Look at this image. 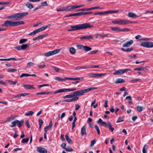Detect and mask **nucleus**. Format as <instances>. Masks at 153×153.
<instances>
[{
  "label": "nucleus",
  "mask_w": 153,
  "mask_h": 153,
  "mask_svg": "<svg viewBox=\"0 0 153 153\" xmlns=\"http://www.w3.org/2000/svg\"><path fill=\"white\" fill-rule=\"evenodd\" d=\"M93 27V26L92 25L91 26L89 23H86L82 24H80L75 25L71 26L70 27L71 28L68 29V31H72L89 28Z\"/></svg>",
  "instance_id": "obj_1"
},
{
  "label": "nucleus",
  "mask_w": 153,
  "mask_h": 153,
  "mask_svg": "<svg viewBox=\"0 0 153 153\" xmlns=\"http://www.w3.org/2000/svg\"><path fill=\"white\" fill-rule=\"evenodd\" d=\"M24 24L23 21L13 22L9 20L5 21L1 26L2 27H14Z\"/></svg>",
  "instance_id": "obj_2"
},
{
  "label": "nucleus",
  "mask_w": 153,
  "mask_h": 153,
  "mask_svg": "<svg viewBox=\"0 0 153 153\" xmlns=\"http://www.w3.org/2000/svg\"><path fill=\"white\" fill-rule=\"evenodd\" d=\"M97 123H100L102 126H104L106 128H108L109 130L112 132H113L114 130V128H113L111 124L109 122L108 123L102 121L101 118H99L97 121Z\"/></svg>",
  "instance_id": "obj_3"
},
{
  "label": "nucleus",
  "mask_w": 153,
  "mask_h": 153,
  "mask_svg": "<svg viewBox=\"0 0 153 153\" xmlns=\"http://www.w3.org/2000/svg\"><path fill=\"white\" fill-rule=\"evenodd\" d=\"M95 87H91L88 88L84 89L83 90H79L74 92L75 97L77 96H81L84 94V93L89 92L91 90L96 89Z\"/></svg>",
  "instance_id": "obj_4"
},
{
  "label": "nucleus",
  "mask_w": 153,
  "mask_h": 153,
  "mask_svg": "<svg viewBox=\"0 0 153 153\" xmlns=\"http://www.w3.org/2000/svg\"><path fill=\"white\" fill-rule=\"evenodd\" d=\"M76 90V88H63V89H59L54 92V94H56L57 93H62V92H65L67 91H75Z\"/></svg>",
  "instance_id": "obj_5"
},
{
  "label": "nucleus",
  "mask_w": 153,
  "mask_h": 153,
  "mask_svg": "<svg viewBox=\"0 0 153 153\" xmlns=\"http://www.w3.org/2000/svg\"><path fill=\"white\" fill-rule=\"evenodd\" d=\"M140 45L147 48L153 47V42H144L141 43Z\"/></svg>",
  "instance_id": "obj_6"
},
{
  "label": "nucleus",
  "mask_w": 153,
  "mask_h": 153,
  "mask_svg": "<svg viewBox=\"0 0 153 153\" xmlns=\"http://www.w3.org/2000/svg\"><path fill=\"white\" fill-rule=\"evenodd\" d=\"M28 13H18L15 14V19L16 20H19L21 19L23 17L27 15Z\"/></svg>",
  "instance_id": "obj_7"
},
{
  "label": "nucleus",
  "mask_w": 153,
  "mask_h": 153,
  "mask_svg": "<svg viewBox=\"0 0 153 153\" xmlns=\"http://www.w3.org/2000/svg\"><path fill=\"white\" fill-rule=\"evenodd\" d=\"M60 51L59 49H57L54 51H50L44 53V55L47 57L49 56L58 53Z\"/></svg>",
  "instance_id": "obj_8"
},
{
  "label": "nucleus",
  "mask_w": 153,
  "mask_h": 153,
  "mask_svg": "<svg viewBox=\"0 0 153 153\" xmlns=\"http://www.w3.org/2000/svg\"><path fill=\"white\" fill-rule=\"evenodd\" d=\"M129 70H130V69H121L115 72L114 73V75H118L121 74H123L127 72Z\"/></svg>",
  "instance_id": "obj_9"
},
{
  "label": "nucleus",
  "mask_w": 153,
  "mask_h": 153,
  "mask_svg": "<svg viewBox=\"0 0 153 153\" xmlns=\"http://www.w3.org/2000/svg\"><path fill=\"white\" fill-rule=\"evenodd\" d=\"M112 23L114 24H117L120 25L126 24V20L120 19L116 21H113Z\"/></svg>",
  "instance_id": "obj_10"
},
{
  "label": "nucleus",
  "mask_w": 153,
  "mask_h": 153,
  "mask_svg": "<svg viewBox=\"0 0 153 153\" xmlns=\"http://www.w3.org/2000/svg\"><path fill=\"white\" fill-rule=\"evenodd\" d=\"M105 74L102 73L99 74H89V76L91 78L101 77L102 76L105 75Z\"/></svg>",
  "instance_id": "obj_11"
},
{
  "label": "nucleus",
  "mask_w": 153,
  "mask_h": 153,
  "mask_svg": "<svg viewBox=\"0 0 153 153\" xmlns=\"http://www.w3.org/2000/svg\"><path fill=\"white\" fill-rule=\"evenodd\" d=\"M37 151L40 153H47V151L45 148L42 147H38Z\"/></svg>",
  "instance_id": "obj_12"
},
{
  "label": "nucleus",
  "mask_w": 153,
  "mask_h": 153,
  "mask_svg": "<svg viewBox=\"0 0 153 153\" xmlns=\"http://www.w3.org/2000/svg\"><path fill=\"white\" fill-rule=\"evenodd\" d=\"M133 41L132 40H131L128 41L125 43L123 45V47H129L133 43Z\"/></svg>",
  "instance_id": "obj_13"
},
{
  "label": "nucleus",
  "mask_w": 153,
  "mask_h": 153,
  "mask_svg": "<svg viewBox=\"0 0 153 153\" xmlns=\"http://www.w3.org/2000/svg\"><path fill=\"white\" fill-rule=\"evenodd\" d=\"M93 39V36L92 35L87 36L85 35L83 36L80 38L81 40L87 39L88 40V39Z\"/></svg>",
  "instance_id": "obj_14"
},
{
  "label": "nucleus",
  "mask_w": 153,
  "mask_h": 153,
  "mask_svg": "<svg viewBox=\"0 0 153 153\" xmlns=\"http://www.w3.org/2000/svg\"><path fill=\"white\" fill-rule=\"evenodd\" d=\"M79 99V97H74V98L71 99L65 100L63 101L65 102H71L77 100Z\"/></svg>",
  "instance_id": "obj_15"
},
{
  "label": "nucleus",
  "mask_w": 153,
  "mask_h": 153,
  "mask_svg": "<svg viewBox=\"0 0 153 153\" xmlns=\"http://www.w3.org/2000/svg\"><path fill=\"white\" fill-rule=\"evenodd\" d=\"M23 87L26 89H35V88L34 87L33 85H23Z\"/></svg>",
  "instance_id": "obj_16"
},
{
  "label": "nucleus",
  "mask_w": 153,
  "mask_h": 153,
  "mask_svg": "<svg viewBox=\"0 0 153 153\" xmlns=\"http://www.w3.org/2000/svg\"><path fill=\"white\" fill-rule=\"evenodd\" d=\"M81 134L82 136H83L84 135L86 134L85 126H84L82 128L81 131Z\"/></svg>",
  "instance_id": "obj_17"
},
{
  "label": "nucleus",
  "mask_w": 153,
  "mask_h": 153,
  "mask_svg": "<svg viewBox=\"0 0 153 153\" xmlns=\"http://www.w3.org/2000/svg\"><path fill=\"white\" fill-rule=\"evenodd\" d=\"M66 11H70L73 10L76 8L75 6H69L66 7Z\"/></svg>",
  "instance_id": "obj_18"
},
{
  "label": "nucleus",
  "mask_w": 153,
  "mask_h": 153,
  "mask_svg": "<svg viewBox=\"0 0 153 153\" xmlns=\"http://www.w3.org/2000/svg\"><path fill=\"white\" fill-rule=\"evenodd\" d=\"M128 16L131 18H135L137 17V16L135 13L132 12H129L128 14Z\"/></svg>",
  "instance_id": "obj_19"
},
{
  "label": "nucleus",
  "mask_w": 153,
  "mask_h": 153,
  "mask_svg": "<svg viewBox=\"0 0 153 153\" xmlns=\"http://www.w3.org/2000/svg\"><path fill=\"white\" fill-rule=\"evenodd\" d=\"M45 37V35H40L36 37L33 38V41L38 40L39 39H42Z\"/></svg>",
  "instance_id": "obj_20"
},
{
  "label": "nucleus",
  "mask_w": 153,
  "mask_h": 153,
  "mask_svg": "<svg viewBox=\"0 0 153 153\" xmlns=\"http://www.w3.org/2000/svg\"><path fill=\"white\" fill-rule=\"evenodd\" d=\"M65 137L66 140L68 143L69 144H72L73 143L72 140L69 137L67 134H66L65 135Z\"/></svg>",
  "instance_id": "obj_21"
},
{
  "label": "nucleus",
  "mask_w": 153,
  "mask_h": 153,
  "mask_svg": "<svg viewBox=\"0 0 153 153\" xmlns=\"http://www.w3.org/2000/svg\"><path fill=\"white\" fill-rule=\"evenodd\" d=\"M111 29L113 31H116L118 32H121V29L119 27H111Z\"/></svg>",
  "instance_id": "obj_22"
},
{
  "label": "nucleus",
  "mask_w": 153,
  "mask_h": 153,
  "mask_svg": "<svg viewBox=\"0 0 153 153\" xmlns=\"http://www.w3.org/2000/svg\"><path fill=\"white\" fill-rule=\"evenodd\" d=\"M75 97L74 92L72 94L69 95H66L63 97L64 99L69 98Z\"/></svg>",
  "instance_id": "obj_23"
},
{
  "label": "nucleus",
  "mask_w": 153,
  "mask_h": 153,
  "mask_svg": "<svg viewBox=\"0 0 153 153\" xmlns=\"http://www.w3.org/2000/svg\"><path fill=\"white\" fill-rule=\"evenodd\" d=\"M125 82V80L121 78H119L117 79L115 82L116 83H119Z\"/></svg>",
  "instance_id": "obj_24"
},
{
  "label": "nucleus",
  "mask_w": 153,
  "mask_h": 153,
  "mask_svg": "<svg viewBox=\"0 0 153 153\" xmlns=\"http://www.w3.org/2000/svg\"><path fill=\"white\" fill-rule=\"evenodd\" d=\"M47 26H43L41 27L36 29V30H37L38 33L42 32L45 29H46L47 27Z\"/></svg>",
  "instance_id": "obj_25"
},
{
  "label": "nucleus",
  "mask_w": 153,
  "mask_h": 153,
  "mask_svg": "<svg viewBox=\"0 0 153 153\" xmlns=\"http://www.w3.org/2000/svg\"><path fill=\"white\" fill-rule=\"evenodd\" d=\"M17 125L19 127H20L22 126L23 123L24 122V120H22L20 121L17 120Z\"/></svg>",
  "instance_id": "obj_26"
},
{
  "label": "nucleus",
  "mask_w": 153,
  "mask_h": 153,
  "mask_svg": "<svg viewBox=\"0 0 153 153\" xmlns=\"http://www.w3.org/2000/svg\"><path fill=\"white\" fill-rule=\"evenodd\" d=\"M28 46L29 45L27 44H23L21 45L22 50H25Z\"/></svg>",
  "instance_id": "obj_27"
},
{
  "label": "nucleus",
  "mask_w": 153,
  "mask_h": 153,
  "mask_svg": "<svg viewBox=\"0 0 153 153\" xmlns=\"http://www.w3.org/2000/svg\"><path fill=\"white\" fill-rule=\"evenodd\" d=\"M17 120H16L12 122L11 123V125L10 126L12 127L15 126L17 125Z\"/></svg>",
  "instance_id": "obj_28"
},
{
  "label": "nucleus",
  "mask_w": 153,
  "mask_h": 153,
  "mask_svg": "<svg viewBox=\"0 0 153 153\" xmlns=\"http://www.w3.org/2000/svg\"><path fill=\"white\" fill-rule=\"evenodd\" d=\"M54 79H55L59 81H65V78L64 79H63L59 77L55 76L54 77Z\"/></svg>",
  "instance_id": "obj_29"
},
{
  "label": "nucleus",
  "mask_w": 153,
  "mask_h": 153,
  "mask_svg": "<svg viewBox=\"0 0 153 153\" xmlns=\"http://www.w3.org/2000/svg\"><path fill=\"white\" fill-rule=\"evenodd\" d=\"M92 48L87 46H84L83 47V50L86 51H90L91 50Z\"/></svg>",
  "instance_id": "obj_30"
},
{
  "label": "nucleus",
  "mask_w": 153,
  "mask_h": 153,
  "mask_svg": "<svg viewBox=\"0 0 153 153\" xmlns=\"http://www.w3.org/2000/svg\"><path fill=\"white\" fill-rule=\"evenodd\" d=\"M106 14H107V11L105 12H98L95 13L94 14V15H105Z\"/></svg>",
  "instance_id": "obj_31"
},
{
  "label": "nucleus",
  "mask_w": 153,
  "mask_h": 153,
  "mask_svg": "<svg viewBox=\"0 0 153 153\" xmlns=\"http://www.w3.org/2000/svg\"><path fill=\"white\" fill-rule=\"evenodd\" d=\"M17 70V69L10 68L7 69V71L9 72H14L16 71Z\"/></svg>",
  "instance_id": "obj_32"
},
{
  "label": "nucleus",
  "mask_w": 153,
  "mask_h": 153,
  "mask_svg": "<svg viewBox=\"0 0 153 153\" xmlns=\"http://www.w3.org/2000/svg\"><path fill=\"white\" fill-rule=\"evenodd\" d=\"M69 51L70 53L72 54H74L76 52L75 49L73 47H71L70 48Z\"/></svg>",
  "instance_id": "obj_33"
},
{
  "label": "nucleus",
  "mask_w": 153,
  "mask_h": 153,
  "mask_svg": "<svg viewBox=\"0 0 153 153\" xmlns=\"http://www.w3.org/2000/svg\"><path fill=\"white\" fill-rule=\"evenodd\" d=\"M148 149V146L147 145H145L143 146V153H147L146 152V150Z\"/></svg>",
  "instance_id": "obj_34"
},
{
  "label": "nucleus",
  "mask_w": 153,
  "mask_h": 153,
  "mask_svg": "<svg viewBox=\"0 0 153 153\" xmlns=\"http://www.w3.org/2000/svg\"><path fill=\"white\" fill-rule=\"evenodd\" d=\"M67 7H62L61 8H60L57 10V12L59 11H66L67 10Z\"/></svg>",
  "instance_id": "obj_35"
},
{
  "label": "nucleus",
  "mask_w": 153,
  "mask_h": 153,
  "mask_svg": "<svg viewBox=\"0 0 153 153\" xmlns=\"http://www.w3.org/2000/svg\"><path fill=\"white\" fill-rule=\"evenodd\" d=\"M87 67V65L85 66L82 67L80 66H79L76 67L75 69L76 70H79L82 69H86L87 68H86Z\"/></svg>",
  "instance_id": "obj_36"
},
{
  "label": "nucleus",
  "mask_w": 153,
  "mask_h": 153,
  "mask_svg": "<svg viewBox=\"0 0 153 153\" xmlns=\"http://www.w3.org/2000/svg\"><path fill=\"white\" fill-rule=\"evenodd\" d=\"M27 40L26 39H21L19 41V43L20 44H22L26 42Z\"/></svg>",
  "instance_id": "obj_37"
},
{
  "label": "nucleus",
  "mask_w": 153,
  "mask_h": 153,
  "mask_svg": "<svg viewBox=\"0 0 153 153\" xmlns=\"http://www.w3.org/2000/svg\"><path fill=\"white\" fill-rule=\"evenodd\" d=\"M30 76V74H29L26 73H23L20 76V77L22 78L24 77H27Z\"/></svg>",
  "instance_id": "obj_38"
},
{
  "label": "nucleus",
  "mask_w": 153,
  "mask_h": 153,
  "mask_svg": "<svg viewBox=\"0 0 153 153\" xmlns=\"http://www.w3.org/2000/svg\"><path fill=\"white\" fill-rule=\"evenodd\" d=\"M99 67V65H91L90 66H87V67H86V68H98Z\"/></svg>",
  "instance_id": "obj_39"
},
{
  "label": "nucleus",
  "mask_w": 153,
  "mask_h": 153,
  "mask_svg": "<svg viewBox=\"0 0 153 153\" xmlns=\"http://www.w3.org/2000/svg\"><path fill=\"white\" fill-rule=\"evenodd\" d=\"M65 149L67 152H72L73 150V149L70 147L68 146L66 147V148Z\"/></svg>",
  "instance_id": "obj_40"
},
{
  "label": "nucleus",
  "mask_w": 153,
  "mask_h": 153,
  "mask_svg": "<svg viewBox=\"0 0 153 153\" xmlns=\"http://www.w3.org/2000/svg\"><path fill=\"white\" fill-rule=\"evenodd\" d=\"M26 7L29 9H32L33 7V4L29 3H27L26 4Z\"/></svg>",
  "instance_id": "obj_41"
},
{
  "label": "nucleus",
  "mask_w": 153,
  "mask_h": 153,
  "mask_svg": "<svg viewBox=\"0 0 153 153\" xmlns=\"http://www.w3.org/2000/svg\"><path fill=\"white\" fill-rule=\"evenodd\" d=\"M143 108V107L142 106H137V110L139 112L142 111Z\"/></svg>",
  "instance_id": "obj_42"
},
{
  "label": "nucleus",
  "mask_w": 153,
  "mask_h": 153,
  "mask_svg": "<svg viewBox=\"0 0 153 153\" xmlns=\"http://www.w3.org/2000/svg\"><path fill=\"white\" fill-rule=\"evenodd\" d=\"M118 12V10H111L107 11V14L108 13H117Z\"/></svg>",
  "instance_id": "obj_43"
},
{
  "label": "nucleus",
  "mask_w": 153,
  "mask_h": 153,
  "mask_svg": "<svg viewBox=\"0 0 153 153\" xmlns=\"http://www.w3.org/2000/svg\"><path fill=\"white\" fill-rule=\"evenodd\" d=\"M29 139L28 138H23L22 139L21 142L22 143H27L29 141Z\"/></svg>",
  "instance_id": "obj_44"
},
{
  "label": "nucleus",
  "mask_w": 153,
  "mask_h": 153,
  "mask_svg": "<svg viewBox=\"0 0 153 153\" xmlns=\"http://www.w3.org/2000/svg\"><path fill=\"white\" fill-rule=\"evenodd\" d=\"M144 69H145V68L144 67H141L137 68H134V71H142L144 70Z\"/></svg>",
  "instance_id": "obj_45"
},
{
  "label": "nucleus",
  "mask_w": 153,
  "mask_h": 153,
  "mask_svg": "<svg viewBox=\"0 0 153 153\" xmlns=\"http://www.w3.org/2000/svg\"><path fill=\"white\" fill-rule=\"evenodd\" d=\"M94 128L97 130L98 134L100 135V132L99 127L97 125H95L94 126Z\"/></svg>",
  "instance_id": "obj_46"
},
{
  "label": "nucleus",
  "mask_w": 153,
  "mask_h": 153,
  "mask_svg": "<svg viewBox=\"0 0 153 153\" xmlns=\"http://www.w3.org/2000/svg\"><path fill=\"white\" fill-rule=\"evenodd\" d=\"M38 33V32L37 30H34L33 32H31L30 33H29L28 35H31V36L34 35L36 34V33Z\"/></svg>",
  "instance_id": "obj_47"
},
{
  "label": "nucleus",
  "mask_w": 153,
  "mask_h": 153,
  "mask_svg": "<svg viewBox=\"0 0 153 153\" xmlns=\"http://www.w3.org/2000/svg\"><path fill=\"white\" fill-rule=\"evenodd\" d=\"M7 81L9 82H10V84H13V85H15L18 82L17 81H13L11 80H8Z\"/></svg>",
  "instance_id": "obj_48"
},
{
  "label": "nucleus",
  "mask_w": 153,
  "mask_h": 153,
  "mask_svg": "<svg viewBox=\"0 0 153 153\" xmlns=\"http://www.w3.org/2000/svg\"><path fill=\"white\" fill-rule=\"evenodd\" d=\"M33 113V112L32 111H29L28 113H26L25 115L26 116H31Z\"/></svg>",
  "instance_id": "obj_49"
},
{
  "label": "nucleus",
  "mask_w": 153,
  "mask_h": 153,
  "mask_svg": "<svg viewBox=\"0 0 153 153\" xmlns=\"http://www.w3.org/2000/svg\"><path fill=\"white\" fill-rule=\"evenodd\" d=\"M65 113H63L61 114V116L60 117V114H59L58 115V117L61 119H62L64 117H65Z\"/></svg>",
  "instance_id": "obj_50"
},
{
  "label": "nucleus",
  "mask_w": 153,
  "mask_h": 153,
  "mask_svg": "<svg viewBox=\"0 0 153 153\" xmlns=\"http://www.w3.org/2000/svg\"><path fill=\"white\" fill-rule=\"evenodd\" d=\"M49 85L48 84H43V85H37V87L39 89L40 88L45 86H49Z\"/></svg>",
  "instance_id": "obj_51"
},
{
  "label": "nucleus",
  "mask_w": 153,
  "mask_h": 153,
  "mask_svg": "<svg viewBox=\"0 0 153 153\" xmlns=\"http://www.w3.org/2000/svg\"><path fill=\"white\" fill-rule=\"evenodd\" d=\"M34 64V63L32 62H28L27 63V67H30L32 66Z\"/></svg>",
  "instance_id": "obj_52"
},
{
  "label": "nucleus",
  "mask_w": 153,
  "mask_h": 153,
  "mask_svg": "<svg viewBox=\"0 0 153 153\" xmlns=\"http://www.w3.org/2000/svg\"><path fill=\"white\" fill-rule=\"evenodd\" d=\"M41 4L42 6H47L48 5L46 1L42 2L41 3Z\"/></svg>",
  "instance_id": "obj_53"
},
{
  "label": "nucleus",
  "mask_w": 153,
  "mask_h": 153,
  "mask_svg": "<svg viewBox=\"0 0 153 153\" xmlns=\"http://www.w3.org/2000/svg\"><path fill=\"white\" fill-rule=\"evenodd\" d=\"M76 47L78 49H83V47L84 46H83L82 45H78L76 46Z\"/></svg>",
  "instance_id": "obj_54"
},
{
  "label": "nucleus",
  "mask_w": 153,
  "mask_h": 153,
  "mask_svg": "<svg viewBox=\"0 0 153 153\" xmlns=\"http://www.w3.org/2000/svg\"><path fill=\"white\" fill-rule=\"evenodd\" d=\"M51 128L48 126H46L44 128V130H45V132L47 133V131L48 130L50 129Z\"/></svg>",
  "instance_id": "obj_55"
},
{
  "label": "nucleus",
  "mask_w": 153,
  "mask_h": 153,
  "mask_svg": "<svg viewBox=\"0 0 153 153\" xmlns=\"http://www.w3.org/2000/svg\"><path fill=\"white\" fill-rule=\"evenodd\" d=\"M14 118V117H8L7 119V121H10L11 120H13Z\"/></svg>",
  "instance_id": "obj_56"
},
{
  "label": "nucleus",
  "mask_w": 153,
  "mask_h": 153,
  "mask_svg": "<svg viewBox=\"0 0 153 153\" xmlns=\"http://www.w3.org/2000/svg\"><path fill=\"white\" fill-rule=\"evenodd\" d=\"M123 121V120L122 118L121 117H119L117 121L116 122L117 123H118L120 122H122Z\"/></svg>",
  "instance_id": "obj_57"
},
{
  "label": "nucleus",
  "mask_w": 153,
  "mask_h": 153,
  "mask_svg": "<svg viewBox=\"0 0 153 153\" xmlns=\"http://www.w3.org/2000/svg\"><path fill=\"white\" fill-rule=\"evenodd\" d=\"M10 3V2H0V5H5L9 4Z\"/></svg>",
  "instance_id": "obj_58"
},
{
  "label": "nucleus",
  "mask_w": 153,
  "mask_h": 153,
  "mask_svg": "<svg viewBox=\"0 0 153 153\" xmlns=\"http://www.w3.org/2000/svg\"><path fill=\"white\" fill-rule=\"evenodd\" d=\"M121 31L123 32H128L130 30L128 28H124L122 30L121 29Z\"/></svg>",
  "instance_id": "obj_59"
},
{
  "label": "nucleus",
  "mask_w": 153,
  "mask_h": 153,
  "mask_svg": "<svg viewBox=\"0 0 153 153\" xmlns=\"http://www.w3.org/2000/svg\"><path fill=\"white\" fill-rule=\"evenodd\" d=\"M96 143V140H93L91 141V146L92 147Z\"/></svg>",
  "instance_id": "obj_60"
},
{
  "label": "nucleus",
  "mask_w": 153,
  "mask_h": 153,
  "mask_svg": "<svg viewBox=\"0 0 153 153\" xmlns=\"http://www.w3.org/2000/svg\"><path fill=\"white\" fill-rule=\"evenodd\" d=\"M39 126H42L43 123V121L41 119H39L38 120Z\"/></svg>",
  "instance_id": "obj_61"
},
{
  "label": "nucleus",
  "mask_w": 153,
  "mask_h": 153,
  "mask_svg": "<svg viewBox=\"0 0 153 153\" xmlns=\"http://www.w3.org/2000/svg\"><path fill=\"white\" fill-rule=\"evenodd\" d=\"M14 48L18 50V51H20L22 50V48H21V46H17L16 47H14Z\"/></svg>",
  "instance_id": "obj_62"
},
{
  "label": "nucleus",
  "mask_w": 153,
  "mask_h": 153,
  "mask_svg": "<svg viewBox=\"0 0 153 153\" xmlns=\"http://www.w3.org/2000/svg\"><path fill=\"white\" fill-rule=\"evenodd\" d=\"M108 101L107 100H105V101L104 107L105 108H107L108 106Z\"/></svg>",
  "instance_id": "obj_63"
},
{
  "label": "nucleus",
  "mask_w": 153,
  "mask_h": 153,
  "mask_svg": "<svg viewBox=\"0 0 153 153\" xmlns=\"http://www.w3.org/2000/svg\"><path fill=\"white\" fill-rule=\"evenodd\" d=\"M53 68L56 72H58L59 71V69L55 66H53Z\"/></svg>",
  "instance_id": "obj_64"
}]
</instances>
